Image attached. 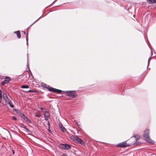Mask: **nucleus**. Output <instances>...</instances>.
I'll list each match as a JSON object with an SVG mask.
<instances>
[{"instance_id": "30", "label": "nucleus", "mask_w": 156, "mask_h": 156, "mask_svg": "<svg viewBox=\"0 0 156 156\" xmlns=\"http://www.w3.org/2000/svg\"><path fill=\"white\" fill-rule=\"evenodd\" d=\"M151 59V58H150L148 60V65H149V62Z\"/></svg>"}, {"instance_id": "23", "label": "nucleus", "mask_w": 156, "mask_h": 156, "mask_svg": "<svg viewBox=\"0 0 156 156\" xmlns=\"http://www.w3.org/2000/svg\"><path fill=\"white\" fill-rule=\"evenodd\" d=\"M27 63L28 64L27 65V66L29 65V64H28V62H29V61H28V54H27Z\"/></svg>"}, {"instance_id": "37", "label": "nucleus", "mask_w": 156, "mask_h": 156, "mask_svg": "<svg viewBox=\"0 0 156 156\" xmlns=\"http://www.w3.org/2000/svg\"><path fill=\"white\" fill-rule=\"evenodd\" d=\"M77 133H78L79 131L77 130Z\"/></svg>"}, {"instance_id": "34", "label": "nucleus", "mask_w": 156, "mask_h": 156, "mask_svg": "<svg viewBox=\"0 0 156 156\" xmlns=\"http://www.w3.org/2000/svg\"><path fill=\"white\" fill-rule=\"evenodd\" d=\"M38 20H36L34 23H34L36 21H37Z\"/></svg>"}, {"instance_id": "15", "label": "nucleus", "mask_w": 156, "mask_h": 156, "mask_svg": "<svg viewBox=\"0 0 156 156\" xmlns=\"http://www.w3.org/2000/svg\"><path fill=\"white\" fill-rule=\"evenodd\" d=\"M79 138L77 136H74V140L76 142L77 140H78V139H79Z\"/></svg>"}, {"instance_id": "27", "label": "nucleus", "mask_w": 156, "mask_h": 156, "mask_svg": "<svg viewBox=\"0 0 156 156\" xmlns=\"http://www.w3.org/2000/svg\"><path fill=\"white\" fill-rule=\"evenodd\" d=\"M48 126L49 127H50V123L49 122V121H48Z\"/></svg>"}, {"instance_id": "19", "label": "nucleus", "mask_w": 156, "mask_h": 156, "mask_svg": "<svg viewBox=\"0 0 156 156\" xmlns=\"http://www.w3.org/2000/svg\"><path fill=\"white\" fill-rule=\"evenodd\" d=\"M20 126L21 127H22L24 129H25V128H26V127L23 124H20Z\"/></svg>"}, {"instance_id": "5", "label": "nucleus", "mask_w": 156, "mask_h": 156, "mask_svg": "<svg viewBox=\"0 0 156 156\" xmlns=\"http://www.w3.org/2000/svg\"><path fill=\"white\" fill-rule=\"evenodd\" d=\"M126 141L117 144V146L118 147L124 148L130 145L129 144L126 143Z\"/></svg>"}, {"instance_id": "10", "label": "nucleus", "mask_w": 156, "mask_h": 156, "mask_svg": "<svg viewBox=\"0 0 156 156\" xmlns=\"http://www.w3.org/2000/svg\"><path fill=\"white\" fill-rule=\"evenodd\" d=\"M3 99L5 101V103L7 104V102L8 101H9V100L7 94L5 93L3 94Z\"/></svg>"}, {"instance_id": "1", "label": "nucleus", "mask_w": 156, "mask_h": 156, "mask_svg": "<svg viewBox=\"0 0 156 156\" xmlns=\"http://www.w3.org/2000/svg\"><path fill=\"white\" fill-rule=\"evenodd\" d=\"M41 85L43 88L48 89L49 91H51L58 93H60L62 92V91L61 90L50 87L48 85L45 83H42L41 84Z\"/></svg>"}, {"instance_id": "14", "label": "nucleus", "mask_w": 156, "mask_h": 156, "mask_svg": "<svg viewBox=\"0 0 156 156\" xmlns=\"http://www.w3.org/2000/svg\"><path fill=\"white\" fill-rule=\"evenodd\" d=\"M20 87L22 88H29V86L26 85H24L21 86Z\"/></svg>"}, {"instance_id": "20", "label": "nucleus", "mask_w": 156, "mask_h": 156, "mask_svg": "<svg viewBox=\"0 0 156 156\" xmlns=\"http://www.w3.org/2000/svg\"><path fill=\"white\" fill-rule=\"evenodd\" d=\"M27 33H28V32H27V35L26 36V41H27V43H28V35H27Z\"/></svg>"}, {"instance_id": "3", "label": "nucleus", "mask_w": 156, "mask_h": 156, "mask_svg": "<svg viewBox=\"0 0 156 156\" xmlns=\"http://www.w3.org/2000/svg\"><path fill=\"white\" fill-rule=\"evenodd\" d=\"M65 92L67 93V95L71 98H73L77 96L74 91H66Z\"/></svg>"}, {"instance_id": "32", "label": "nucleus", "mask_w": 156, "mask_h": 156, "mask_svg": "<svg viewBox=\"0 0 156 156\" xmlns=\"http://www.w3.org/2000/svg\"><path fill=\"white\" fill-rule=\"evenodd\" d=\"M22 32H23L24 34H26V33H25V31H22Z\"/></svg>"}, {"instance_id": "29", "label": "nucleus", "mask_w": 156, "mask_h": 156, "mask_svg": "<svg viewBox=\"0 0 156 156\" xmlns=\"http://www.w3.org/2000/svg\"><path fill=\"white\" fill-rule=\"evenodd\" d=\"M39 108L42 111H43L44 110V109L42 108Z\"/></svg>"}, {"instance_id": "7", "label": "nucleus", "mask_w": 156, "mask_h": 156, "mask_svg": "<svg viewBox=\"0 0 156 156\" xmlns=\"http://www.w3.org/2000/svg\"><path fill=\"white\" fill-rule=\"evenodd\" d=\"M50 114L49 112L48 111H47L44 114V119L46 121H48V119L50 117Z\"/></svg>"}, {"instance_id": "6", "label": "nucleus", "mask_w": 156, "mask_h": 156, "mask_svg": "<svg viewBox=\"0 0 156 156\" xmlns=\"http://www.w3.org/2000/svg\"><path fill=\"white\" fill-rule=\"evenodd\" d=\"M11 79L9 77H6L5 80L2 82V85H4L5 84H7L9 82L10 80Z\"/></svg>"}, {"instance_id": "12", "label": "nucleus", "mask_w": 156, "mask_h": 156, "mask_svg": "<svg viewBox=\"0 0 156 156\" xmlns=\"http://www.w3.org/2000/svg\"><path fill=\"white\" fill-rule=\"evenodd\" d=\"M149 4H153L156 3V0H147Z\"/></svg>"}, {"instance_id": "2", "label": "nucleus", "mask_w": 156, "mask_h": 156, "mask_svg": "<svg viewBox=\"0 0 156 156\" xmlns=\"http://www.w3.org/2000/svg\"><path fill=\"white\" fill-rule=\"evenodd\" d=\"M149 130L147 129L145 130L143 134V137L146 141L149 143H153L154 141L152 140L150 138L149 136Z\"/></svg>"}, {"instance_id": "38", "label": "nucleus", "mask_w": 156, "mask_h": 156, "mask_svg": "<svg viewBox=\"0 0 156 156\" xmlns=\"http://www.w3.org/2000/svg\"><path fill=\"white\" fill-rule=\"evenodd\" d=\"M56 0H55L54 2H54L55 1H56Z\"/></svg>"}, {"instance_id": "4", "label": "nucleus", "mask_w": 156, "mask_h": 156, "mask_svg": "<svg viewBox=\"0 0 156 156\" xmlns=\"http://www.w3.org/2000/svg\"><path fill=\"white\" fill-rule=\"evenodd\" d=\"M59 147L62 149L68 150L70 149L71 146L67 144H61L59 145Z\"/></svg>"}, {"instance_id": "31", "label": "nucleus", "mask_w": 156, "mask_h": 156, "mask_svg": "<svg viewBox=\"0 0 156 156\" xmlns=\"http://www.w3.org/2000/svg\"><path fill=\"white\" fill-rule=\"evenodd\" d=\"M137 144H136V143H133V144L135 145H136Z\"/></svg>"}, {"instance_id": "17", "label": "nucleus", "mask_w": 156, "mask_h": 156, "mask_svg": "<svg viewBox=\"0 0 156 156\" xmlns=\"http://www.w3.org/2000/svg\"><path fill=\"white\" fill-rule=\"evenodd\" d=\"M7 104H8L11 108H12L14 107V105H13L11 104V102L9 101H8Z\"/></svg>"}, {"instance_id": "11", "label": "nucleus", "mask_w": 156, "mask_h": 156, "mask_svg": "<svg viewBox=\"0 0 156 156\" xmlns=\"http://www.w3.org/2000/svg\"><path fill=\"white\" fill-rule=\"evenodd\" d=\"M14 33L16 34L17 37L18 38H20L21 35L19 31H16L14 32Z\"/></svg>"}, {"instance_id": "25", "label": "nucleus", "mask_w": 156, "mask_h": 156, "mask_svg": "<svg viewBox=\"0 0 156 156\" xmlns=\"http://www.w3.org/2000/svg\"><path fill=\"white\" fill-rule=\"evenodd\" d=\"M47 111H42V112L43 113L44 115V114H45V113H46V112Z\"/></svg>"}, {"instance_id": "9", "label": "nucleus", "mask_w": 156, "mask_h": 156, "mask_svg": "<svg viewBox=\"0 0 156 156\" xmlns=\"http://www.w3.org/2000/svg\"><path fill=\"white\" fill-rule=\"evenodd\" d=\"M59 126L61 130L63 132H65L66 131V129L63 126L62 124V123H60L59 124Z\"/></svg>"}, {"instance_id": "21", "label": "nucleus", "mask_w": 156, "mask_h": 156, "mask_svg": "<svg viewBox=\"0 0 156 156\" xmlns=\"http://www.w3.org/2000/svg\"><path fill=\"white\" fill-rule=\"evenodd\" d=\"M41 115L40 114H35V116L38 117H40L41 116Z\"/></svg>"}, {"instance_id": "33", "label": "nucleus", "mask_w": 156, "mask_h": 156, "mask_svg": "<svg viewBox=\"0 0 156 156\" xmlns=\"http://www.w3.org/2000/svg\"><path fill=\"white\" fill-rule=\"evenodd\" d=\"M2 99H0V103H1V101H2Z\"/></svg>"}, {"instance_id": "13", "label": "nucleus", "mask_w": 156, "mask_h": 156, "mask_svg": "<svg viewBox=\"0 0 156 156\" xmlns=\"http://www.w3.org/2000/svg\"><path fill=\"white\" fill-rule=\"evenodd\" d=\"M76 142L79 143L80 144H82L83 143V141L80 138H79V139H78V140H77V141Z\"/></svg>"}, {"instance_id": "8", "label": "nucleus", "mask_w": 156, "mask_h": 156, "mask_svg": "<svg viewBox=\"0 0 156 156\" xmlns=\"http://www.w3.org/2000/svg\"><path fill=\"white\" fill-rule=\"evenodd\" d=\"M22 117L24 120H25L28 123H30L31 122V120L29 119L27 116H25L23 114L22 115Z\"/></svg>"}, {"instance_id": "26", "label": "nucleus", "mask_w": 156, "mask_h": 156, "mask_svg": "<svg viewBox=\"0 0 156 156\" xmlns=\"http://www.w3.org/2000/svg\"><path fill=\"white\" fill-rule=\"evenodd\" d=\"M25 129H26L27 131H28V132H29L30 131H29V130L26 127V128H25Z\"/></svg>"}, {"instance_id": "22", "label": "nucleus", "mask_w": 156, "mask_h": 156, "mask_svg": "<svg viewBox=\"0 0 156 156\" xmlns=\"http://www.w3.org/2000/svg\"><path fill=\"white\" fill-rule=\"evenodd\" d=\"M12 118L14 120H16L17 119V118L14 116H13Z\"/></svg>"}, {"instance_id": "18", "label": "nucleus", "mask_w": 156, "mask_h": 156, "mask_svg": "<svg viewBox=\"0 0 156 156\" xmlns=\"http://www.w3.org/2000/svg\"><path fill=\"white\" fill-rule=\"evenodd\" d=\"M134 137L136 139V141H137L138 140H139L140 138V136L138 135L135 136Z\"/></svg>"}, {"instance_id": "24", "label": "nucleus", "mask_w": 156, "mask_h": 156, "mask_svg": "<svg viewBox=\"0 0 156 156\" xmlns=\"http://www.w3.org/2000/svg\"><path fill=\"white\" fill-rule=\"evenodd\" d=\"M76 123L78 126L79 127H80V124H79L77 122H76Z\"/></svg>"}, {"instance_id": "35", "label": "nucleus", "mask_w": 156, "mask_h": 156, "mask_svg": "<svg viewBox=\"0 0 156 156\" xmlns=\"http://www.w3.org/2000/svg\"><path fill=\"white\" fill-rule=\"evenodd\" d=\"M154 155H156L155 154H153L152 155V156H154Z\"/></svg>"}, {"instance_id": "36", "label": "nucleus", "mask_w": 156, "mask_h": 156, "mask_svg": "<svg viewBox=\"0 0 156 156\" xmlns=\"http://www.w3.org/2000/svg\"><path fill=\"white\" fill-rule=\"evenodd\" d=\"M151 55H152V51H151Z\"/></svg>"}, {"instance_id": "28", "label": "nucleus", "mask_w": 156, "mask_h": 156, "mask_svg": "<svg viewBox=\"0 0 156 156\" xmlns=\"http://www.w3.org/2000/svg\"><path fill=\"white\" fill-rule=\"evenodd\" d=\"M12 154H14L15 153V151H14V150L12 149Z\"/></svg>"}, {"instance_id": "16", "label": "nucleus", "mask_w": 156, "mask_h": 156, "mask_svg": "<svg viewBox=\"0 0 156 156\" xmlns=\"http://www.w3.org/2000/svg\"><path fill=\"white\" fill-rule=\"evenodd\" d=\"M27 92H33V93L36 92V91L35 90H27Z\"/></svg>"}]
</instances>
